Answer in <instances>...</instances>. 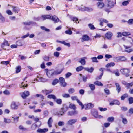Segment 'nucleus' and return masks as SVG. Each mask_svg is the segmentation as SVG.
<instances>
[{"label":"nucleus","instance_id":"nucleus-1","mask_svg":"<svg viewBox=\"0 0 133 133\" xmlns=\"http://www.w3.org/2000/svg\"><path fill=\"white\" fill-rule=\"evenodd\" d=\"M63 69H61L54 71L53 70H49L48 72H46V75L49 78H52L54 75L58 74H60L63 71Z\"/></svg>","mask_w":133,"mask_h":133},{"label":"nucleus","instance_id":"nucleus-2","mask_svg":"<svg viewBox=\"0 0 133 133\" xmlns=\"http://www.w3.org/2000/svg\"><path fill=\"white\" fill-rule=\"evenodd\" d=\"M68 109V107L65 104L63 105V107L61 108L60 111L56 112L55 115L58 117L63 116L65 112L67 111Z\"/></svg>","mask_w":133,"mask_h":133},{"label":"nucleus","instance_id":"nucleus-3","mask_svg":"<svg viewBox=\"0 0 133 133\" xmlns=\"http://www.w3.org/2000/svg\"><path fill=\"white\" fill-rule=\"evenodd\" d=\"M126 58L124 56L117 57L113 58L114 61L116 62L124 61L126 60Z\"/></svg>","mask_w":133,"mask_h":133},{"label":"nucleus","instance_id":"nucleus-4","mask_svg":"<svg viewBox=\"0 0 133 133\" xmlns=\"http://www.w3.org/2000/svg\"><path fill=\"white\" fill-rule=\"evenodd\" d=\"M120 71L123 74L125 75L126 77L129 76V73L130 72V70L129 69H121Z\"/></svg>","mask_w":133,"mask_h":133},{"label":"nucleus","instance_id":"nucleus-5","mask_svg":"<svg viewBox=\"0 0 133 133\" xmlns=\"http://www.w3.org/2000/svg\"><path fill=\"white\" fill-rule=\"evenodd\" d=\"M60 84L61 86L65 87L66 85V83L65 82L64 79L62 77H60L59 78Z\"/></svg>","mask_w":133,"mask_h":133},{"label":"nucleus","instance_id":"nucleus-6","mask_svg":"<svg viewBox=\"0 0 133 133\" xmlns=\"http://www.w3.org/2000/svg\"><path fill=\"white\" fill-rule=\"evenodd\" d=\"M108 2V4H107L106 6L109 8V9L112 8L114 5V2L111 1L107 0Z\"/></svg>","mask_w":133,"mask_h":133},{"label":"nucleus","instance_id":"nucleus-7","mask_svg":"<svg viewBox=\"0 0 133 133\" xmlns=\"http://www.w3.org/2000/svg\"><path fill=\"white\" fill-rule=\"evenodd\" d=\"M105 36L108 39L111 40V37L113 36V34L112 32L109 31L105 34Z\"/></svg>","mask_w":133,"mask_h":133},{"label":"nucleus","instance_id":"nucleus-8","mask_svg":"<svg viewBox=\"0 0 133 133\" xmlns=\"http://www.w3.org/2000/svg\"><path fill=\"white\" fill-rule=\"evenodd\" d=\"M11 109H17L18 108V105L17 104L16 102H13L11 103Z\"/></svg>","mask_w":133,"mask_h":133},{"label":"nucleus","instance_id":"nucleus-9","mask_svg":"<svg viewBox=\"0 0 133 133\" xmlns=\"http://www.w3.org/2000/svg\"><path fill=\"white\" fill-rule=\"evenodd\" d=\"M77 121V119H71L68 121L67 124L69 125H71L75 124Z\"/></svg>","mask_w":133,"mask_h":133},{"label":"nucleus","instance_id":"nucleus-10","mask_svg":"<svg viewBox=\"0 0 133 133\" xmlns=\"http://www.w3.org/2000/svg\"><path fill=\"white\" fill-rule=\"evenodd\" d=\"M29 95V92L28 91H26L22 93L21 96L23 98L25 99Z\"/></svg>","mask_w":133,"mask_h":133},{"label":"nucleus","instance_id":"nucleus-11","mask_svg":"<svg viewBox=\"0 0 133 133\" xmlns=\"http://www.w3.org/2000/svg\"><path fill=\"white\" fill-rule=\"evenodd\" d=\"M94 106V104L91 103H89L86 105L85 109V110H88L92 108Z\"/></svg>","mask_w":133,"mask_h":133},{"label":"nucleus","instance_id":"nucleus-12","mask_svg":"<svg viewBox=\"0 0 133 133\" xmlns=\"http://www.w3.org/2000/svg\"><path fill=\"white\" fill-rule=\"evenodd\" d=\"M99 21L100 22L99 25L101 26H102L103 25V22L107 23L108 22V21L106 19L102 18H99Z\"/></svg>","mask_w":133,"mask_h":133},{"label":"nucleus","instance_id":"nucleus-13","mask_svg":"<svg viewBox=\"0 0 133 133\" xmlns=\"http://www.w3.org/2000/svg\"><path fill=\"white\" fill-rule=\"evenodd\" d=\"M48 129L47 128H44V129H39L37 130V132L39 133H45L47 132Z\"/></svg>","mask_w":133,"mask_h":133},{"label":"nucleus","instance_id":"nucleus-14","mask_svg":"<svg viewBox=\"0 0 133 133\" xmlns=\"http://www.w3.org/2000/svg\"><path fill=\"white\" fill-rule=\"evenodd\" d=\"M41 20H44L46 19H50L51 18V16L49 15H43L41 16Z\"/></svg>","mask_w":133,"mask_h":133},{"label":"nucleus","instance_id":"nucleus-15","mask_svg":"<svg viewBox=\"0 0 133 133\" xmlns=\"http://www.w3.org/2000/svg\"><path fill=\"white\" fill-rule=\"evenodd\" d=\"M5 46H9V45L8 43V42L6 40H4L3 43H2L1 45V47L3 48L4 49H5L4 48Z\"/></svg>","mask_w":133,"mask_h":133},{"label":"nucleus","instance_id":"nucleus-16","mask_svg":"<svg viewBox=\"0 0 133 133\" xmlns=\"http://www.w3.org/2000/svg\"><path fill=\"white\" fill-rule=\"evenodd\" d=\"M50 19L52 20L55 23H57L59 21V19L55 15L52 16Z\"/></svg>","mask_w":133,"mask_h":133},{"label":"nucleus","instance_id":"nucleus-17","mask_svg":"<svg viewBox=\"0 0 133 133\" xmlns=\"http://www.w3.org/2000/svg\"><path fill=\"white\" fill-rule=\"evenodd\" d=\"M115 85L116 87V90L118 91V93H119L121 90V87L119 84L118 83H115Z\"/></svg>","mask_w":133,"mask_h":133},{"label":"nucleus","instance_id":"nucleus-18","mask_svg":"<svg viewBox=\"0 0 133 133\" xmlns=\"http://www.w3.org/2000/svg\"><path fill=\"white\" fill-rule=\"evenodd\" d=\"M97 5L98 8H101L104 6V4L102 2L100 1L97 3Z\"/></svg>","mask_w":133,"mask_h":133},{"label":"nucleus","instance_id":"nucleus-19","mask_svg":"<svg viewBox=\"0 0 133 133\" xmlns=\"http://www.w3.org/2000/svg\"><path fill=\"white\" fill-rule=\"evenodd\" d=\"M13 8V11L15 13H18L20 10V9L17 6H12Z\"/></svg>","mask_w":133,"mask_h":133},{"label":"nucleus","instance_id":"nucleus-20","mask_svg":"<svg viewBox=\"0 0 133 133\" xmlns=\"http://www.w3.org/2000/svg\"><path fill=\"white\" fill-rule=\"evenodd\" d=\"M57 42L61 44H64V45L66 46L69 47L70 46V44L69 43H67L64 41H61L57 40Z\"/></svg>","mask_w":133,"mask_h":133},{"label":"nucleus","instance_id":"nucleus-21","mask_svg":"<svg viewBox=\"0 0 133 133\" xmlns=\"http://www.w3.org/2000/svg\"><path fill=\"white\" fill-rule=\"evenodd\" d=\"M53 90L51 89L47 90L46 89L43 90L42 91V92L44 93L46 95L49 93H51Z\"/></svg>","mask_w":133,"mask_h":133},{"label":"nucleus","instance_id":"nucleus-22","mask_svg":"<svg viewBox=\"0 0 133 133\" xmlns=\"http://www.w3.org/2000/svg\"><path fill=\"white\" fill-rule=\"evenodd\" d=\"M125 51L127 52L130 53L133 51V48H131L130 47L126 46Z\"/></svg>","mask_w":133,"mask_h":133},{"label":"nucleus","instance_id":"nucleus-23","mask_svg":"<svg viewBox=\"0 0 133 133\" xmlns=\"http://www.w3.org/2000/svg\"><path fill=\"white\" fill-rule=\"evenodd\" d=\"M84 58H86V57L81 58V60L79 61V62L83 65H85L86 64V61Z\"/></svg>","mask_w":133,"mask_h":133},{"label":"nucleus","instance_id":"nucleus-24","mask_svg":"<svg viewBox=\"0 0 133 133\" xmlns=\"http://www.w3.org/2000/svg\"><path fill=\"white\" fill-rule=\"evenodd\" d=\"M84 69L88 72L92 73L93 72L94 70V68H93L91 67L90 68H84Z\"/></svg>","mask_w":133,"mask_h":133},{"label":"nucleus","instance_id":"nucleus-25","mask_svg":"<svg viewBox=\"0 0 133 133\" xmlns=\"http://www.w3.org/2000/svg\"><path fill=\"white\" fill-rule=\"evenodd\" d=\"M53 120L52 119V118L51 117L49 119L48 122V126L50 127H52L51 124Z\"/></svg>","mask_w":133,"mask_h":133},{"label":"nucleus","instance_id":"nucleus-26","mask_svg":"<svg viewBox=\"0 0 133 133\" xmlns=\"http://www.w3.org/2000/svg\"><path fill=\"white\" fill-rule=\"evenodd\" d=\"M12 118H13L14 123H17L18 121V119L19 118V117H17L16 116H14L12 117Z\"/></svg>","mask_w":133,"mask_h":133},{"label":"nucleus","instance_id":"nucleus-27","mask_svg":"<svg viewBox=\"0 0 133 133\" xmlns=\"http://www.w3.org/2000/svg\"><path fill=\"white\" fill-rule=\"evenodd\" d=\"M94 84L98 86H103V84L100 82L98 81H97L94 82Z\"/></svg>","mask_w":133,"mask_h":133},{"label":"nucleus","instance_id":"nucleus-28","mask_svg":"<svg viewBox=\"0 0 133 133\" xmlns=\"http://www.w3.org/2000/svg\"><path fill=\"white\" fill-rule=\"evenodd\" d=\"M82 39L84 41H87L89 40V37L87 35H84L83 36Z\"/></svg>","mask_w":133,"mask_h":133},{"label":"nucleus","instance_id":"nucleus-29","mask_svg":"<svg viewBox=\"0 0 133 133\" xmlns=\"http://www.w3.org/2000/svg\"><path fill=\"white\" fill-rule=\"evenodd\" d=\"M69 107L71 109H72L74 110H75L76 109V108L74 104H70L69 105Z\"/></svg>","mask_w":133,"mask_h":133},{"label":"nucleus","instance_id":"nucleus-30","mask_svg":"<svg viewBox=\"0 0 133 133\" xmlns=\"http://www.w3.org/2000/svg\"><path fill=\"white\" fill-rule=\"evenodd\" d=\"M92 114L95 118H96L97 117L98 113L97 111H95L93 112H92Z\"/></svg>","mask_w":133,"mask_h":133},{"label":"nucleus","instance_id":"nucleus-31","mask_svg":"<svg viewBox=\"0 0 133 133\" xmlns=\"http://www.w3.org/2000/svg\"><path fill=\"white\" fill-rule=\"evenodd\" d=\"M115 64L114 62H111L110 63L107 64L106 65V66L107 68H109L111 66H114Z\"/></svg>","mask_w":133,"mask_h":133},{"label":"nucleus","instance_id":"nucleus-32","mask_svg":"<svg viewBox=\"0 0 133 133\" xmlns=\"http://www.w3.org/2000/svg\"><path fill=\"white\" fill-rule=\"evenodd\" d=\"M47 97L49 98H52L54 99H56L55 96L54 95L52 94L48 95L47 96Z\"/></svg>","mask_w":133,"mask_h":133},{"label":"nucleus","instance_id":"nucleus-33","mask_svg":"<svg viewBox=\"0 0 133 133\" xmlns=\"http://www.w3.org/2000/svg\"><path fill=\"white\" fill-rule=\"evenodd\" d=\"M0 20L2 22L4 23L5 22V18L2 16L1 13H0Z\"/></svg>","mask_w":133,"mask_h":133},{"label":"nucleus","instance_id":"nucleus-34","mask_svg":"<svg viewBox=\"0 0 133 133\" xmlns=\"http://www.w3.org/2000/svg\"><path fill=\"white\" fill-rule=\"evenodd\" d=\"M122 35L124 36H128L131 35V34L129 32H125L122 33Z\"/></svg>","mask_w":133,"mask_h":133},{"label":"nucleus","instance_id":"nucleus-35","mask_svg":"<svg viewBox=\"0 0 133 133\" xmlns=\"http://www.w3.org/2000/svg\"><path fill=\"white\" fill-rule=\"evenodd\" d=\"M114 117H110L108 118L107 120L109 122H112L114 120Z\"/></svg>","mask_w":133,"mask_h":133},{"label":"nucleus","instance_id":"nucleus-36","mask_svg":"<svg viewBox=\"0 0 133 133\" xmlns=\"http://www.w3.org/2000/svg\"><path fill=\"white\" fill-rule=\"evenodd\" d=\"M4 122L7 123H9L11 122V120L8 119H6L5 118H4Z\"/></svg>","mask_w":133,"mask_h":133},{"label":"nucleus","instance_id":"nucleus-37","mask_svg":"<svg viewBox=\"0 0 133 133\" xmlns=\"http://www.w3.org/2000/svg\"><path fill=\"white\" fill-rule=\"evenodd\" d=\"M84 68L82 66H81L78 67H77L76 68V70L78 71L79 72L81 71Z\"/></svg>","mask_w":133,"mask_h":133},{"label":"nucleus","instance_id":"nucleus-38","mask_svg":"<svg viewBox=\"0 0 133 133\" xmlns=\"http://www.w3.org/2000/svg\"><path fill=\"white\" fill-rule=\"evenodd\" d=\"M59 82V80L56 79L54 80L52 83V84L53 85H56Z\"/></svg>","mask_w":133,"mask_h":133},{"label":"nucleus","instance_id":"nucleus-39","mask_svg":"<svg viewBox=\"0 0 133 133\" xmlns=\"http://www.w3.org/2000/svg\"><path fill=\"white\" fill-rule=\"evenodd\" d=\"M128 96V94H125L124 95H122L121 97V99L122 100H124L125 99V98L127 97Z\"/></svg>","mask_w":133,"mask_h":133},{"label":"nucleus","instance_id":"nucleus-40","mask_svg":"<svg viewBox=\"0 0 133 133\" xmlns=\"http://www.w3.org/2000/svg\"><path fill=\"white\" fill-rule=\"evenodd\" d=\"M21 70V67L20 66H17L16 68V72L18 73L20 72Z\"/></svg>","mask_w":133,"mask_h":133},{"label":"nucleus","instance_id":"nucleus-41","mask_svg":"<svg viewBox=\"0 0 133 133\" xmlns=\"http://www.w3.org/2000/svg\"><path fill=\"white\" fill-rule=\"evenodd\" d=\"M93 10V9L89 7H85L84 8V10L86 11L91 12Z\"/></svg>","mask_w":133,"mask_h":133},{"label":"nucleus","instance_id":"nucleus-42","mask_svg":"<svg viewBox=\"0 0 133 133\" xmlns=\"http://www.w3.org/2000/svg\"><path fill=\"white\" fill-rule=\"evenodd\" d=\"M90 89L92 91H94L95 88V85L93 84H90L89 85Z\"/></svg>","mask_w":133,"mask_h":133},{"label":"nucleus","instance_id":"nucleus-43","mask_svg":"<svg viewBox=\"0 0 133 133\" xmlns=\"http://www.w3.org/2000/svg\"><path fill=\"white\" fill-rule=\"evenodd\" d=\"M62 96L65 98H68L70 97V95L68 94H63L62 95Z\"/></svg>","mask_w":133,"mask_h":133},{"label":"nucleus","instance_id":"nucleus-44","mask_svg":"<svg viewBox=\"0 0 133 133\" xmlns=\"http://www.w3.org/2000/svg\"><path fill=\"white\" fill-rule=\"evenodd\" d=\"M128 109L127 108L124 106H122L121 108V110L122 111H125Z\"/></svg>","mask_w":133,"mask_h":133},{"label":"nucleus","instance_id":"nucleus-45","mask_svg":"<svg viewBox=\"0 0 133 133\" xmlns=\"http://www.w3.org/2000/svg\"><path fill=\"white\" fill-rule=\"evenodd\" d=\"M89 28L91 30H94L95 29L93 25L91 24H89L88 25Z\"/></svg>","mask_w":133,"mask_h":133},{"label":"nucleus","instance_id":"nucleus-46","mask_svg":"<svg viewBox=\"0 0 133 133\" xmlns=\"http://www.w3.org/2000/svg\"><path fill=\"white\" fill-rule=\"evenodd\" d=\"M19 129L23 131H25L27 130V129L24 128L23 126L20 125L19 127Z\"/></svg>","mask_w":133,"mask_h":133},{"label":"nucleus","instance_id":"nucleus-47","mask_svg":"<svg viewBox=\"0 0 133 133\" xmlns=\"http://www.w3.org/2000/svg\"><path fill=\"white\" fill-rule=\"evenodd\" d=\"M75 91V90L74 88H71L69 89L68 90V92L70 94H72Z\"/></svg>","mask_w":133,"mask_h":133},{"label":"nucleus","instance_id":"nucleus-48","mask_svg":"<svg viewBox=\"0 0 133 133\" xmlns=\"http://www.w3.org/2000/svg\"><path fill=\"white\" fill-rule=\"evenodd\" d=\"M34 19L36 21H38L41 20V16L35 17L34 18Z\"/></svg>","mask_w":133,"mask_h":133},{"label":"nucleus","instance_id":"nucleus-49","mask_svg":"<svg viewBox=\"0 0 133 133\" xmlns=\"http://www.w3.org/2000/svg\"><path fill=\"white\" fill-rule=\"evenodd\" d=\"M65 32L66 34L69 35H71L72 34V32L71 31L70 29L67 30Z\"/></svg>","mask_w":133,"mask_h":133},{"label":"nucleus","instance_id":"nucleus-50","mask_svg":"<svg viewBox=\"0 0 133 133\" xmlns=\"http://www.w3.org/2000/svg\"><path fill=\"white\" fill-rule=\"evenodd\" d=\"M32 23V21H29L24 22L23 23V24L24 25H30Z\"/></svg>","mask_w":133,"mask_h":133},{"label":"nucleus","instance_id":"nucleus-51","mask_svg":"<svg viewBox=\"0 0 133 133\" xmlns=\"http://www.w3.org/2000/svg\"><path fill=\"white\" fill-rule=\"evenodd\" d=\"M41 28L42 29L44 30L47 32H49L50 31L49 29H47L44 26H41Z\"/></svg>","mask_w":133,"mask_h":133},{"label":"nucleus","instance_id":"nucleus-52","mask_svg":"<svg viewBox=\"0 0 133 133\" xmlns=\"http://www.w3.org/2000/svg\"><path fill=\"white\" fill-rule=\"evenodd\" d=\"M127 23L130 25L133 24V19H129L127 21Z\"/></svg>","mask_w":133,"mask_h":133},{"label":"nucleus","instance_id":"nucleus-53","mask_svg":"<svg viewBox=\"0 0 133 133\" xmlns=\"http://www.w3.org/2000/svg\"><path fill=\"white\" fill-rule=\"evenodd\" d=\"M128 101L129 104H132L133 103V98L132 97L129 98L128 99Z\"/></svg>","mask_w":133,"mask_h":133},{"label":"nucleus","instance_id":"nucleus-54","mask_svg":"<svg viewBox=\"0 0 133 133\" xmlns=\"http://www.w3.org/2000/svg\"><path fill=\"white\" fill-rule=\"evenodd\" d=\"M60 55V53L58 52H55L54 53V56L56 57H58Z\"/></svg>","mask_w":133,"mask_h":133},{"label":"nucleus","instance_id":"nucleus-55","mask_svg":"<svg viewBox=\"0 0 133 133\" xmlns=\"http://www.w3.org/2000/svg\"><path fill=\"white\" fill-rule=\"evenodd\" d=\"M37 126V125L35 124H33L32 125L31 128L32 130L35 129Z\"/></svg>","mask_w":133,"mask_h":133},{"label":"nucleus","instance_id":"nucleus-56","mask_svg":"<svg viewBox=\"0 0 133 133\" xmlns=\"http://www.w3.org/2000/svg\"><path fill=\"white\" fill-rule=\"evenodd\" d=\"M129 1H127L123 2L122 3V4L124 6H126L129 4Z\"/></svg>","mask_w":133,"mask_h":133},{"label":"nucleus","instance_id":"nucleus-57","mask_svg":"<svg viewBox=\"0 0 133 133\" xmlns=\"http://www.w3.org/2000/svg\"><path fill=\"white\" fill-rule=\"evenodd\" d=\"M62 100L60 99H57L56 100V103L59 104H61L62 103Z\"/></svg>","mask_w":133,"mask_h":133},{"label":"nucleus","instance_id":"nucleus-58","mask_svg":"<svg viewBox=\"0 0 133 133\" xmlns=\"http://www.w3.org/2000/svg\"><path fill=\"white\" fill-rule=\"evenodd\" d=\"M71 99L72 100H76L77 101V100H78L77 97L76 96H72L71 97Z\"/></svg>","mask_w":133,"mask_h":133},{"label":"nucleus","instance_id":"nucleus-59","mask_svg":"<svg viewBox=\"0 0 133 133\" xmlns=\"http://www.w3.org/2000/svg\"><path fill=\"white\" fill-rule=\"evenodd\" d=\"M93 62H98V61L97 60V58L96 57H93L91 58Z\"/></svg>","mask_w":133,"mask_h":133},{"label":"nucleus","instance_id":"nucleus-60","mask_svg":"<svg viewBox=\"0 0 133 133\" xmlns=\"http://www.w3.org/2000/svg\"><path fill=\"white\" fill-rule=\"evenodd\" d=\"M115 104H117L119 105L120 104V102L117 100H115L113 101Z\"/></svg>","mask_w":133,"mask_h":133},{"label":"nucleus","instance_id":"nucleus-61","mask_svg":"<svg viewBox=\"0 0 133 133\" xmlns=\"http://www.w3.org/2000/svg\"><path fill=\"white\" fill-rule=\"evenodd\" d=\"M103 73H102L99 76H97L96 78V80H100V79L101 77L103 75Z\"/></svg>","mask_w":133,"mask_h":133},{"label":"nucleus","instance_id":"nucleus-62","mask_svg":"<svg viewBox=\"0 0 133 133\" xmlns=\"http://www.w3.org/2000/svg\"><path fill=\"white\" fill-rule=\"evenodd\" d=\"M43 59L45 61H48L49 60V57L48 56H45L44 57Z\"/></svg>","mask_w":133,"mask_h":133},{"label":"nucleus","instance_id":"nucleus-63","mask_svg":"<svg viewBox=\"0 0 133 133\" xmlns=\"http://www.w3.org/2000/svg\"><path fill=\"white\" fill-rule=\"evenodd\" d=\"M58 125L59 126H62L64 125V123L62 121H59L58 123Z\"/></svg>","mask_w":133,"mask_h":133},{"label":"nucleus","instance_id":"nucleus-64","mask_svg":"<svg viewBox=\"0 0 133 133\" xmlns=\"http://www.w3.org/2000/svg\"><path fill=\"white\" fill-rule=\"evenodd\" d=\"M6 13L9 15H12L13 14L12 12L9 10H6Z\"/></svg>","mask_w":133,"mask_h":133}]
</instances>
